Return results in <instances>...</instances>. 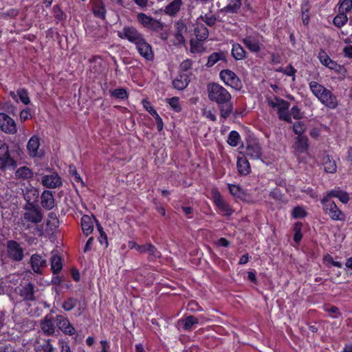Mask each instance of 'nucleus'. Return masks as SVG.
<instances>
[{
	"label": "nucleus",
	"mask_w": 352,
	"mask_h": 352,
	"mask_svg": "<svg viewBox=\"0 0 352 352\" xmlns=\"http://www.w3.org/2000/svg\"><path fill=\"white\" fill-rule=\"evenodd\" d=\"M319 100L329 109H336L338 104L336 96L327 89L325 90Z\"/></svg>",
	"instance_id": "17"
},
{
	"label": "nucleus",
	"mask_w": 352,
	"mask_h": 352,
	"mask_svg": "<svg viewBox=\"0 0 352 352\" xmlns=\"http://www.w3.org/2000/svg\"><path fill=\"white\" fill-rule=\"evenodd\" d=\"M7 252L8 257L14 261H20L23 258V249L16 241L10 240L7 242Z\"/></svg>",
	"instance_id": "8"
},
{
	"label": "nucleus",
	"mask_w": 352,
	"mask_h": 352,
	"mask_svg": "<svg viewBox=\"0 0 352 352\" xmlns=\"http://www.w3.org/2000/svg\"><path fill=\"white\" fill-rule=\"evenodd\" d=\"M309 87L312 93L318 98V100L321 98L327 89L315 81H311L309 82Z\"/></svg>",
	"instance_id": "37"
},
{
	"label": "nucleus",
	"mask_w": 352,
	"mask_h": 352,
	"mask_svg": "<svg viewBox=\"0 0 352 352\" xmlns=\"http://www.w3.org/2000/svg\"><path fill=\"white\" fill-rule=\"evenodd\" d=\"M53 15L56 21V23H58L59 22L64 21L66 19L67 15L62 10L59 5H55L53 6L52 9Z\"/></svg>",
	"instance_id": "39"
},
{
	"label": "nucleus",
	"mask_w": 352,
	"mask_h": 352,
	"mask_svg": "<svg viewBox=\"0 0 352 352\" xmlns=\"http://www.w3.org/2000/svg\"><path fill=\"white\" fill-rule=\"evenodd\" d=\"M240 140V135L236 131H232L228 138L227 142L231 146H236Z\"/></svg>",
	"instance_id": "45"
},
{
	"label": "nucleus",
	"mask_w": 352,
	"mask_h": 352,
	"mask_svg": "<svg viewBox=\"0 0 352 352\" xmlns=\"http://www.w3.org/2000/svg\"><path fill=\"white\" fill-rule=\"evenodd\" d=\"M302 230V223L300 222H296L294 225V241L298 243L302 238V234L301 233Z\"/></svg>",
	"instance_id": "46"
},
{
	"label": "nucleus",
	"mask_w": 352,
	"mask_h": 352,
	"mask_svg": "<svg viewBox=\"0 0 352 352\" xmlns=\"http://www.w3.org/2000/svg\"><path fill=\"white\" fill-rule=\"evenodd\" d=\"M243 43L252 52L257 53L261 51V43L252 36H246L243 39Z\"/></svg>",
	"instance_id": "29"
},
{
	"label": "nucleus",
	"mask_w": 352,
	"mask_h": 352,
	"mask_svg": "<svg viewBox=\"0 0 352 352\" xmlns=\"http://www.w3.org/2000/svg\"><path fill=\"white\" fill-rule=\"evenodd\" d=\"M230 192L235 197L243 201H248L250 195L239 185L228 184Z\"/></svg>",
	"instance_id": "22"
},
{
	"label": "nucleus",
	"mask_w": 352,
	"mask_h": 352,
	"mask_svg": "<svg viewBox=\"0 0 352 352\" xmlns=\"http://www.w3.org/2000/svg\"><path fill=\"white\" fill-rule=\"evenodd\" d=\"M179 100V98L177 96L166 99L167 103H168L173 110L177 113L182 111V109Z\"/></svg>",
	"instance_id": "44"
},
{
	"label": "nucleus",
	"mask_w": 352,
	"mask_h": 352,
	"mask_svg": "<svg viewBox=\"0 0 352 352\" xmlns=\"http://www.w3.org/2000/svg\"><path fill=\"white\" fill-rule=\"evenodd\" d=\"M138 22L144 28H148L153 32H160L164 29V23L147 16L144 13H139L137 15Z\"/></svg>",
	"instance_id": "7"
},
{
	"label": "nucleus",
	"mask_w": 352,
	"mask_h": 352,
	"mask_svg": "<svg viewBox=\"0 0 352 352\" xmlns=\"http://www.w3.org/2000/svg\"><path fill=\"white\" fill-rule=\"evenodd\" d=\"M325 197H328L329 199L336 197L343 204H346L349 201V194L345 191L340 190H332Z\"/></svg>",
	"instance_id": "35"
},
{
	"label": "nucleus",
	"mask_w": 352,
	"mask_h": 352,
	"mask_svg": "<svg viewBox=\"0 0 352 352\" xmlns=\"http://www.w3.org/2000/svg\"><path fill=\"white\" fill-rule=\"evenodd\" d=\"M109 92L111 97L118 99L123 100L128 98L129 96L126 89L122 87L116 89L114 90H110Z\"/></svg>",
	"instance_id": "40"
},
{
	"label": "nucleus",
	"mask_w": 352,
	"mask_h": 352,
	"mask_svg": "<svg viewBox=\"0 0 352 352\" xmlns=\"http://www.w3.org/2000/svg\"><path fill=\"white\" fill-rule=\"evenodd\" d=\"M16 162L11 156L8 146L1 142L0 144V170H5L8 168H15Z\"/></svg>",
	"instance_id": "4"
},
{
	"label": "nucleus",
	"mask_w": 352,
	"mask_h": 352,
	"mask_svg": "<svg viewBox=\"0 0 352 352\" xmlns=\"http://www.w3.org/2000/svg\"><path fill=\"white\" fill-rule=\"evenodd\" d=\"M15 175L18 179H27L33 177V172L28 167L22 166L16 170Z\"/></svg>",
	"instance_id": "36"
},
{
	"label": "nucleus",
	"mask_w": 352,
	"mask_h": 352,
	"mask_svg": "<svg viewBox=\"0 0 352 352\" xmlns=\"http://www.w3.org/2000/svg\"><path fill=\"white\" fill-rule=\"evenodd\" d=\"M25 212L23 214V219L27 222L38 224L43 219V214L41 207L38 206H23Z\"/></svg>",
	"instance_id": "6"
},
{
	"label": "nucleus",
	"mask_w": 352,
	"mask_h": 352,
	"mask_svg": "<svg viewBox=\"0 0 352 352\" xmlns=\"http://www.w3.org/2000/svg\"><path fill=\"white\" fill-rule=\"evenodd\" d=\"M93 12L96 17L104 19L106 8L102 3L95 5L93 8Z\"/></svg>",
	"instance_id": "42"
},
{
	"label": "nucleus",
	"mask_w": 352,
	"mask_h": 352,
	"mask_svg": "<svg viewBox=\"0 0 352 352\" xmlns=\"http://www.w3.org/2000/svg\"><path fill=\"white\" fill-rule=\"evenodd\" d=\"M306 125L304 122L298 121L293 125V131L298 136L302 135V134L306 131Z\"/></svg>",
	"instance_id": "48"
},
{
	"label": "nucleus",
	"mask_w": 352,
	"mask_h": 352,
	"mask_svg": "<svg viewBox=\"0 0 352 352\" xmlns=\"http://www.w3.org/2000/svg\"><path fill=\"white\" fill-rule=\"evenodd\" d=\"M19 14V12L16 9H10L7 12H3L1 14V17L3 19H6L8 17L14 18Z\"/></svg>",
	"instance_id": "63"
},
{
	"label": "nucleus",
	"mask_w": 352,
	"mask_h": 352,
	"mask_svg": "<svg viewBox=\"0 0 352 352\" xmlns=\"http://www.w3.org/2000/svg\"><path fill=\"white\" fill-rule=\"evenodd\" d=\"M42 184L47 188H56L63 184L60 177L56 173L50 175H44L41 179Z\"/></svg>",
	"instance_id": "15"
},
{
	"label": "nucleus",
	"mask_w": 352,
	"mask_h": 352,
	"mask_svg": "<svg viewBox=\"0 0 352 352\" xmlns=\"http://www.w3.org/2000/svg\"><path fill=\"white\" fill-rule=\"evenodd\" d=\"M54 317L51 314H47L41 321V328L45 336H52L55 333L56 327L54 324Z\"/></svg>",
	"instance_id": "16"
},
{
	"label": "nucleus",
	"mask_w": 352,
	"mask_h": 352,
	"mask_svg": "<svg viewBox=\"0 0 352 352\" xmlns=\"http://www.w3.org/2000/svg\"><path fill=\"white\" fill-rule=\"evenodd\" d=\"M185 330H190L192 325L198 323V319L194 316H188L179 321Z\"/></svg>",
	"instance_id": "38"
},
{
	"label": "nucleus",
	"mask_w": 352,
	"mask_h": 352,
	"mask_svg": "<svg viewBox=\"0 0 352 352\" xmlns=\"http://www.w3.org/2000/svg\"><path fill=\"white\" fill-rule=\"evenodd\" d=\"M322 164L324 166V170L328 173H334L337 170L336 162L328 154H324L322 158Z\"/></svg>",
	"instance_id": "26"
},
{
	"label": "nucleus",
	"mask_w": 352,
	"mask_h": 352,
	"mask_svg": "<svg viewBox=\"0 0 352 352\" xmlns=\"http://www.w3.org/2000/svg\"><path fill=\"white\" fill-rule=\"evenodd\" d=\"M144 108L153 116H157L158 113L151 105V102L146 99H144L142 102Z\"/></svg>",
	"instance_id": "54"
},
{
	"label": "nucleus",
	"mask_w": 352,
	"mask_h": 352,
	"mask_svg": "<svg viewBox=\"0 0 352 352\" xmlns=\"http://www.w3.org/2000/svg\"><path fill=\"white\" fill-rule=\"evenodd\" d=\"M270 197L276 200L280 201L283 199V195L281 193L280 189L276 188L270 192Z\"/></svg>",
	"instance_id": "61"
},
{
	"label": "nucleus",
	"mask_w": 352,
	"mask_h": 352,
	"mask_svg": "<svg viewBox=\"0 0 352 352\" xmlns=\"http://www.w3.org/2000/svg\"><path fill=\"white\" fill-rule=\"evenodd\" d=\"M140 55L145 60L152 61L154 59V52L151 45L146 41L144 37L137 44L135 45Z\"/></svg>",
	"instance_id": "10"
},
{
	"label": "nucleus",
	"mask_w": 352,
	"mask_h": 352,
	"mask_svg": "<svg viewBox=\"0 0 352 352\" xmlns=\"http://www.w3.org/2000/svg\"><path fill=\"white\" fill-rule=\"evenodd\" d=\"M237 168L239 174L247 175L250 172V166L246 157H238Z\"/></svg>",
	"instance_id": "33"
},
{
	"label": "nucleus",
	"mask_w": 352,
	"mask_h": 352,
	"mask_svg": "<svg viewBox=\"0 0 352 352\" xmlns=\"http://www.w3.org/2000/svg\"><path fill=\"white\" fill-rule=\"evenodd\" d=\"M76 304L77 299L70 297L63 302L62 307L65 311H69L76 306Z\"/></svg>",
	"instance_id": "47"
},
{
	"label": "nucleus",
	"mask_w": 352,
	"mask_h": 352,
	"mask_svg": "<svg viewBox=\"0 0 352 352\" xmlns=\"http://www.w3.org/2000/svg\"><path fill=\"white\" fill-rule=\"evenodd\" d=\"M17 95L19 96L21 101L25 104H28L30 102L28 92L25 89H19L17 90Z\"/></svg>",
	"instance_id": "51"
},
{
	"label": "nucleus",
	"mask_w": 352,
	"mask_h": 352,
	"mask_svg": "<svg viewBox=\"0 0 352 352\" xmlns=\"http://www.w3.org/2000/svg\"><path fill=\"white\" fill-rule=\"evenodd\" d=\"M81 228L85 236L90 234L94 230V223L91 217L85 214L81 218Z\"/></svg>",
	"instance_id": "28"
},
{
	"label": "nucleus",
	"mask_w": 352,
	"mask_h": 352,
	"mask_svg": "<svg viewBox=\"0 0 352 352\" xmlns=\"http://www.w3.org/2000/svg\"><path fill=\"white\" fill-rule=\"evenodd\" d=\"M292 216L295 219H300L307 216V213L302 207L296 206L292 210Z\"/></svg>",
	"instance_id": "50"
},
{
	"label": "nucleus",
	"mask_w": 352,
	"mask_h": 352,
	"mask_svg": "<svg viewBox=\"0 0 352 352\" xmlns=\"http://www.w3.org/2000/svg\"><path fill=\"white\" fill-rule=\"evenodd\" d=\"M280 72H282L283 74L288 76H294L293 80H294V76L296 72V69L292 65H289L285 69H280Z\"/></svg>",
	"instance_id": "58"
},
{
	"label": "nucleus",
	"mask_w": 352,
	"mask_h": 352,
	"mask_svg": "<svg viewBox=\"0 0 352 352\" xmlns=\"http://www.w3.org/2000/svg\"><path fill=\"white\" fill-rule=\"evenodd\" d=\"M323 210L332 220L344 221L346 215L338 208L336 203L328 197H324L321 199Z\"/></svg>",
	"instance_id": "2"
},
{
	"label": "nucleus",
	"mask_w": 352,
	"mask_h": 352,
	"mask_svg": "<svg viewBox=\"0 0 352 352\" xmlns=\"http://www.w3.org/2000/svg\"><path fill=\"white\" fill-rule=\"evenodd\" d=\"M58 329L65 335L73 336L76 329L71 324L69 319L63 315H57L55 318Z\"/></svg>",
	"instance_id": "11"
},
{
	"label": "nucleus",
	"mask_w": 352,
	"mask_h": 352,
	"mask_svg": "<svg viewBox=\"0 0 352 352\" xmlns=\"http://www.w3.org/2000/svg\"><path fill=\"white\" fill-rule=\"evenodd\" d=\"M203 21L208 25V26H213L216 21L217 18L214 15H208L206 14L204 17H201Z\"/></svg>",
	"instance_id": "60"
},
{
	"label": "nucleus",
	"mask_w": 352,
	"mask_h": 352,
	"mask_svg": "<svg viewBox=\"0 0 352 352\" xmlns=\"http://www.w3.org/2000/svg\"><path fill=\"white\" fill-rule=\"evenodd\" d=\"M186 40L183 36V34L175 32L174 45H180L185 44Z\"/></svg>",
	"instance_id": "64"
},
{
	"label": "nucleus",
	"mask_w": 352,
	"mask_h": 352,
	"mask_svg": "<svg viewBox=\"0 0 352 352\" xmlns=\"http://www.w3.org/2000/svg\"><path fill=\"white\" fill-rule=\"evenodd\" d=\"M41 206L46 210H52L55 206V200L52 191L45 190L41 195Z\"/></svg>",
	"instance_id": "19"
},
{
	"label": "nucleus",
	"mask_w": 352,
	"mask_h": 352,
	"mask_svg": "<svg viewBox=\"0 0 352 352\" xmlns=\"http://www.w3.org/2000/svg\"><path fill=\"white\" fill-rule=\"evenodd\" d=\"M35 285L34 283L29 282L20 289L19 294L25 302L35 301Z\"/></svg>",
	"instance_id": "13"
},
{
	"label": "nucleus",
	"mask_w": 352,
	"mask_h": 352,
	"mask_svg": "<svg viewBox=\"0 0 352 352\" xmlns=\"http://www.w3.org/2000/svg\"><path fill=\"white\" fill-rule=\"evenodd\" d=\"M231 54L232 56L236 60H243L247 57V52L239 43H234L232 45Z\"/></svg>",
	"instance_id": "31"
},
{
	"label": "nucleus",
	"mask_w": 352,
	"mask_h": 352,
	"mask_svg": "<svg viewBox=\"0 0 352 352\" xmlns=\"http://www.w3.org/2000/svg\"><path fill=\"white\" fill-rule=\"evenodd\" d=\"M324 261L325 262H327L329 263H331L332 265L341 268L342 267V265L339 261H335L332 256H331L329 254H327L324 256Z\"/></svg>",
	"instance_id": "62"
},
{
	"label": "nucleus",
	"mask_w": 352,
	"mask_h": 352,
	"mask_svg": "<svg viewBox=\"0 0 352 352\" xmlns=\"http://www.w3.org/2000/svg\"><path fill=\"white\" fill-rule=\"evenodd\" d=\"M348 21V17L345 13L339 12L337 14L333 21V23L335 26L337 28H341L344 26Z\"/></svg>",
	"instance_id": "41"
},
{
	"label": "nucleus",
	"mask_w": 352,
	"mask_h": 352,
	"mask_svg": "<svg viewBox=\"0 0 352 352\" xmlns=\"http://www.w3.org/2000/svg\"><path fill=\"white\" fill-rule=\"evenodd\" d=\"M147 250L149 254V257L158 258L162 256L161 252L153 244L147 243Z\"/></svg>",
	"instance_id": "49"
},
{
	"label": "nucleus",
	"mask_w": 352,
	"mask_h": 352,
	"mask_svg": "<svg viewBox=\"0 0 352 352\" xmlns=\"http://www.w3.org/2000/svg\"><path fill=\"white\" fill-rule=\"evenodd\" d=\"M352 8V0H340L338 12L346 13Z\"/></svg>",
	"instance_id": "43"
},
{
	"label": "nucleus",
	"mask_w": 352,
	"mask_h": 352,
	"mask_svg": "<svg viewBox=\"0 0 352 352\" xmlns=\"http://www.w3.org/2000/svg\"><path fill=\"white\" fill-rule=\"evenodd\" d=\"M268 104L272 108H277L278 110H288L290 104L288 101L275 96L273 100H267Z\"/></svg>",
	"instance_id": "27"
},
{
	"label": "nucleus",
	"mask_w": 352,
	"mask_h": 352,
	"mask_svg": "<svg viewBox=\"0 0 352 352\" xmlns=\"http://www.w3.org/2000/svg\"><path fill=\"white\" fill-rule=\"evenodd\" d=\"M207 92L209 100L217 105L220 117L224 120L230 117L234 110L230 93L217 82L208 83Z\"/></svg>",
	"instance_id": "1"
},
{
	"label": "nucleus",
	"mask_w": 352,
	"mask_h": 352,
	"mask_svg": "<svg viewBox=\"0 0 352 352\" xmlns=\"http://www.w3.org/2000/svg\"><path fill=\"white\" fill-rule=\"evenodd\" d=\"M182 5V0H173L165 7L164 13L170 16H175L180 10Z\"/></svg>",
	"instance_id": "24"
},
{
	"label": "nucleus",
	"mask_w": 352,
	"mask_h": 352,
	"mask_svg": "<svg viewBox=\"0 0 352 352\" xmlns=\"http://www.w3.org/2000/svg\"><path fill=\"white\" fill-rule=\"evenodd\" d=\"M51 270L54 274H58L63 267L62 258L58 255V252L53 251L50 258Z\"/></svg>",
	"instance_id": "21"
},
{
	"label": "nucleus",
	"mask_w": 352,
	"mask_h": 352,
	"mask_svg": "<svg viewBox=\"0 0 352 352\" xmlns=\"http://www.w3.org/2000/svg\"><path fill=\"white\" fill-rule=\"evenodd\" d=\"M40 146V140L36 135H33L29 140L27 144V149L29 155L32 157L38 156V149Z\"/></svg>",
	"instance_id": "23"
},
{
	"label": "nucleus",
	"mask_w": 352,
	"mask_h": 352,
	"mask_svg": "<svg viewBox=\"0 0 352 352\" xmlns=\"http://www.w3.org/2000/svg\"><path fill=\"white\" fill-rule=\"evenodd\" d=\"M318 58L320 63L325 67H327L329 63L331 60V58L327 54L324 50H320L318 54Z\"/></svg>",
	"instance_id": "52"
},
{
	"label": "nucleus",
	"mask_w": 352,
	"mask_h": 352,
	"mask_svg": "<svg viewBox=\"0 0 352 352\" xmlns=\"http://www.w3.org/2000/svg\"><path fill=\"white\" fill-rule=\"evenodd\" d=\"M219 78L226 85L230 87L235 91H240L243 88V83L241 79L230 69H222L219 73Z\"/></svg>",
	"instance_id": "3"
},
{
	"label": "nucleus",
	"mask_w": 352,
	"mask_h": 352,
	"mask_svg": "<svg viewBox=\"0 0 352 352\" xmlns=\"http://www.w3.org/2000/svg\"><path fill=\"white\" fill-rule=\"evenodd\" d=\"M176 32L183 34L187 32L186 23L183 20H179L175 23Z\"/></svg>",
	"instance_id": "55"
},
{
	"label": "nucleus",
	"mask_w": 352,
	"mask_h": 352,
	"mask_svg": "<svg viewBox=\"0 0 352 352\" xmlns=\"http://www.w3.org/2000/svg\"><path fill=\"white\" fill-rule=\"evenodd\" d=\"M189 79L187 75L179 74L173 81V87L178 90L184 89L189 84Z\"/></svg>",
	"instance_id": "34"
},
{
	"label": "nucleus",
	"mask_w": 352,
	"mask_h": 352,
	"mask_svg": "<svg viewBox=\"0 0 352 352\" xmlns=\"http://www.w3.org/2000/svg\"><path fill=\"white\" fill-rule=\"evenodd\" d=\"M294 148L298 152L302 153L309 148L308 138L305 135H300L296 138Z\"/></svg>",
	"instance_id": "30"
},
{
	"label": "nucleus",
	"mask_w": 352,
	"mask_h": 352,
	"mask_svg": "<svg viewBox=\"0 0 352 352\" xmlns=\"http://www.w3.org/2000/svg\"><path fill=\"white\" fill-rule=\"evenodd\" d=\"M0 129L9 134H15L17 131L14 120L4 113H0Z\"/></svg>",
	"instance_id": "12"
},
{
	"label": "nucleus",
	"mask_w": 352,
	"mask_h": 352,
	"mask_svg": "<svg viewBox=\"0 0 352 352\" xmlns=\"http://www.w3.org/2000/svg\"><path fill=\"white\" fill-rule=\"evenodd\" d=\"M22 192L26 201L24 206H38L39 191L37 188L30 185L22 189Z\"/></svg>",
	"instance_id": "9"
},
{
	"label": "nucleus",
	"mask_w": 352,
	"mask_h": 352,
	"mask_svg": "<svg viewBox=\"0 0 352 352\" xmlns=\"http://www.w3.org/2000/svg\"><path fill=\"white\" fill-rule=\"evenodd\" d=\"M192 63V60L188 58L183 60L179 65V69L182 72L188 71L191 68Z\"/></svg>",
	"instance_id": "59"
},
{
	"label": "nucleus",
	"mask_w": 352,
	"mask_h": 352,
	"mask_svg": "<svg viewBox=\"0 0 352 352\" xmlns=\"http://www.w3.org/2000/svg\"><path fill=\"white\" fill-rule=\"evenodd\" d=\"M246 156L252 160H258L261 157V148L258 143H248L245 148Z\"/></svg>",
	"instance_id": "20"
},
{
	"label": "nucleus",
	"mask_w": 352,
	"mask_h": 352,
	"mask_svg": "<svg viewBox=\"0 0 352 352\" xmlns=\"http://www.w3.org/2000/svg\"><path fill=\"white\" fill-rule=\"evenodd\" d=\"M118 36L121 39L128 40L129 42L137 44L144 36L133 26H125L122 31L118 32Z\"/></svg>",
	"instance_id": "5"
},
{
	"label": "nucleus",
	"mask_w": 352,
	"mask_h": 352,
	"mask_svg": "<svg viewBox=\"0 0 352 352\" xmlns=\"http://www.w3.org/2000/svg\"><path fill=\"white\" fill-rule=\"evenodd\" d=\"M241 6V0H228V5L221 10L226 13H237Z\"/></svg>",
	"instance_id": "32"
},
{
	"label": "nucleus",
	"mask_w": 352,
	"mask_h": 352,
	"mask_svg": "<svg viewBox=\"0 0 352 352\" xmlns=\"http://www.w3.org/2000/svg\"><path fill=\"white\" fill-rule=\"evenodd\" d=\"M47 217H48L47 222V226H54L55 228L58 226L59 221H58V217L55 212H50L48 214Z\"/></svg>",
	"instance_id": "53"
},
{
	"label": "nucleus",
	"mask_w": 352,
	"mask_h": 352,
	"mask_svg": "<svg viewBox=\"0 0 352 352\" xmlns=\"http://www.w3.org/2000/svg\"><path fill=\"white\" fill-rule=\"evenodd\" d=\"M213 199L215 205L219 210L225 212L226 215L230 216L232 214L233 210L223 200L221 194L218 191L213 193Z\"/></svg>",
	"instance_id": "18"
},
{
	"label": "nucleus",
	"mask_w": 352,
	"mask_h": 352,
	"mask_svg": "<svg viewBox=\"0 0 352 352\" xmlns=\"http://www.w3.org/2000/svg\"><path fill=\"white\" fill-rule=\"evenodd\" d=\"M30 263L32 270L38 274H41L43 269L47 267L46 259L38 254H32Z\"/></svg>",
	"instance_id": "14"
},
{
	"label": "nucleus",
	"mask_w": 352,
	"mask_h": 352,
	"mask_svg": "<svg viewBox=\"0 0 352 352\" xmlns=\"http://www.w3.org/2000/svg\"><path fill=\"white\" fill-rule=\"evenodd\" d=\"M289 114L296 120L302 118L303 116L298 106H294L290 110Z\"/></svg>",
	"instance_id": "57"
},
{
	"label": "nucleus",
	"mask_w": 352,
	"mask_h": 352,
	"mask_svg": "<svg viewBox=\"0 0 352 352\" xmlns=\"http://www.w3.org/2000/svg\"><path fill=\"white\" fill-rule=\"evenodd\" d=\"M288 110H278V116L280 120H284L288 123H292V118Z\"/></svg>",
	"instance_id": "56"
},
{
	"label": "nucleus",
	"mask_w": 352,
	"mask_h": 352,
	"mask_svg": "<svg viewBox=\"0 0 352 352\" xmlns=\"http://www.w3.org/2000/svg\"><path fill=\"white\" fill-rule=\"evenodd\" d=\"M219 60H223L225 63H227L226 58V52L223 51H220L218 52L212 53L208 58V62L206 64V66L208 68L214 66Z\"/></svg>",
	"instance_id": "25"
}]
</instances>
